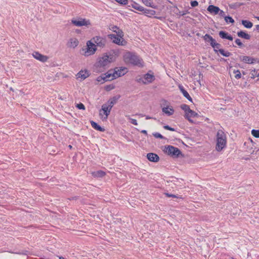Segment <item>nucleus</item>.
<instances>
[{
    "label": "nucleus",
    "mask_w": 259,
    "mask_h": 259,
    "mask_svg": "<svg viewBox=\"0 0 259 259\" xmlns=\"http://www.w3.org/2000/svg\"><path fill=\"white\" fill-rule=\"evenodd\" d=\"M225 20L226 23L229 22L232 24L234 23L235 22L234 19L231 17L229 16L225 17Z\"/></svg>",
    "instance_id": "obj_35"
},
{
    "label": "nucleus",
    "mask_w": 259,
    "mask_h": 259,
    "mask_svg": "<svg viewBox=\"0 0 259 259\" xmlns=\"http://www.w3.org/2000/svg\"><path fill=\"white\" fill-rule=\"evenodd\" d=\"M76 106L79 109L85 110V109L84 105L81 103L77 104Z\"/></svg>",
    "instance_id": "obj_42"
},
{
    "label": "nucleus",
    "mask_w": 259,
    "mask_h": 259,
    "mask_svg": "<svg viewBox=\"0 0 259 259\" xmlns=\"http://www.w3.org/2000/svg\"><path fill=\"white\" fill-rule=\"evenodd\" d=\"M168 102L166 100H162L161 104L162 112L167 116H171L174 114L175 110L172 106L168 105Z\"/></svg>",
    "instance_id": "obj_5"
},
{
    "label": "nucleus",
    "mask_w": 259,
    "mask_h": 259,
    "mask_svg": "<svg viewBox=\"0 0 259 259\" xmlns=\"http://www.w3.org/2000/svg\"><path fill=\"white\" fill-rule=\"evenodd\" d=\"M153 136L156 138H160L161 139H163V137L160 133H155L153 134Z\"/></svg>",
    "instance_id": "obj_44"
},
{
    "label": "nucleus",
    "mask_w": 259,
    "mask_h": 259,
    "mask_svg": "<svg viewBox=\"0 0 259 259\" xmlns=\"http://www.w3.org/2000/svg\"><path fill=\"white\" fill-rule=\"evenodd\" d=\"M127 72V69L125 67L117 68H116L114 71V77L118 78L119 77L124 75Z\"/></svg>",
    "instance_id": "obj_13"
},
{
    "label": "nucleus",
    "mask_w": 259,
    "mask_h": 259,
    "mask_svg": "<svg viewBox=\"0 0 259 259\" xmlns=\"http://www.w3.org/2000/svg\"><path fill=\"white\" fill-rule=\"evenodd\" d=\"M123 60L127 64H132L139 67L143 66V60L135 53L127 52L123 56Z\"/></svg>",
    "instance_id": "obj_2"
},
{
    "label": "nucleus",
    "mask_w": 259,
    "mask_h": 259,
    "mask_svg": "<svg viewBox=\"0 0 259 259\" xmlns=\"http://www.w3.org/2000/svg\"><path fill=\"white\" fill-rule=\"evenodd\" d=\"M104 76V74H103L101 75H100L99 76H98L97 78V79H96L97 81L98 82H101L102 83L105 82L106 81H105V77Z\"/></svg>",
    "instance_id": "obj_36"
},
{
    "label": "nucleus",
    "mask_w": 259,
    "mask_h": 259,
    "mask_svg": "<svg viewBox=\"0 0 259 259\" xmlns=\"http://www.w3.org/2000/svg\"><path fill=\"white\" fill-rule=\"evenodd\" d=\"M91 124L94 129L98 131L104 132L105 131V129L104 128L100 126L97 123L94 121H91Z\"/></svg>",
    "instance_id": "obj_24"
},
{
    "label": "nucleus",
    "mask_w": 259,
    "mask_h": 259,
    "mask_svg": "<svg viewBox=\"0 0 259 259\" xmlns=\"http://www.w3.org/2000/svg\"><path fill=\"white\" fill-rule=\"evenodd\" d=\"M146 116V119H154V120H156V118H155V117H150V116H148V115H147V116Z\"/></svg>",
    "instance_id": "obj_51"
},
{
    "label": "nucleus",
    "mask_w": 259,
    "mask_h": 259,
    "mask_svg": "<svg viewBox=\"0 0 259 259\" xmlns=\"http://www.w3.org/2000/svg\"><path fill=\"white\" fill-rule=\"evenodd\" d=\"M120 98V96L119 95L115 96L110 98L106 103L112 108L113 106L117 103V101Z\"/></svg>",
    "instance_id": "obj_19"
},
{
    "label": "nucleus",
    "mask_w": 259,
    "mask_h": 259,
    "mask_svg": "<svg viewBox=\"0 0 259 259\" xmlns=\"http://www.w3.org/2000/svg\"><path fill=\"white\" fill-rule=\"evenodd\" d=\"M190 4H191V6L192 7H195L198 5V3L196 1H193L191 2Z\"/></svg>",
    "instance_id": "obj_47"
},
{
    "label": "nucleus",
    "mask_w": 259,
    "mask_h": 259,
    "mask_svg": "<svg viewBox=\"0 0 259 259\" xmlns=\"http://www.w3.org/2000/svg\"><path fill=\"white\" fill-rule=\"evenodd\" d=\"M147 159L151 161L154 162H157L159 160V156L155 153H149L147 154Z\"/></svg>",
    "instance_id": "obj_18"
},
{
    "label": "nucleus",
    "mask_w": 259,
    "mask_h": 259,
    "mask_svg": "<svg viewBox=\"0 0 259 259\" xmlns=\"http://www.w3.org/2000/svg\"><path fill=\"white\" fill-rule=\"evenodd\" d=\"M255 29L257 31L259 32V25H255Z\"/></svg>",
    "instance_id": "obj_56"
},
{
    "label": "nucleus",
    "mask_w": 259,
    "mask_h": 259,
    "mask_svg": "<svg viewBox=\"0 0 259 259\" xmlns=\"http://www.w3.org/2000/svg\"><path fill=\"white\" fill-rule=\"evenodd\" d=\"M155 18L159 19L160 20H162L163 19V17H155Z\"/></svg>",
    "instance_id": "obj_54"
},
{
    "label": "nucleus",
    "mask_w": 259,
    "mask_h": 259,
    "mask_svg": "<svg viewBox=\"0 0 259 259\" xmlns=\"http://www.w3.org/2000/svg\"><path fill=\"white\" fill-rule=\"evenodd\" d=\"M155 79V77L154 75L148 73L145 74L143 77L141 78L140 80H142L143 83L148 84L152 82Z\"/></svg>",
    "instance_id": "obj_10"
},
{
    "label": "nucleus",
    "mask_w": 259,
    "mask_h": 259,
    "mask_svg": "<svg viewBox=\"0 0 259 259\" xmlns=\"http://www.w3.org/2000/svg\"><path fill=\"white\" fill-rule=\"evenodd\" d=\"M139 116H140L141 117H143L145 115H144L143 114H139Z\"/></svg>",
    "instance_id": "obj_59"
},
{
    "label": "nucleus",
    "mask_w": 259,
    "mask_h": 259,
    "mask_svg": "<svg viewBox=\"0 0 259 259\" xmlns=\"http://www.w3.org/2000/svg\"><path fill=\"white\" fill-rule=\"evenodd\" d=\"M163 128L165 130H169L170 131H176V130L174 128L171 127L168 125H164L163 126Z\"/></svg>",
    "instance_id": "obj_45"
},
{
    "label": "nucleus",
    "mask_w": 259,
    "mask_h": 259,
    "mask_svg": "<svg viewBox=\"0 0 259 259\" xmlns=\"http://www.w3.org/2000/svg\"><path fill=\"white\" fill-rule=\"evenodd\" d=\"M251 134L255 138H259V130H252L251 131Z\"/></svg>",
    "instance_id": "obj_39"
},
{
    "label": "nucleus",
    "mask_w": 259,
    "mask_h": 259,
    "mask_svg": "<svg viewBox=\"0 0 259 259\" xmlns=\"http://www.w3.org/2000/svg\"><path fill=\"white\" fill-rule=\"evenodd\" d=\"M237 35L240 37L246 39H250V35L243 31H238L237 32Z\"/></svg>",
    "instance_id": "obj_26"
},
{
    "label": "nucleus",
    "mask_w": 259,
    "mask_h": 259,
    "mask_svg": "<svg viewBox=\"0 0 259 259\" xmlns=\"http://www.w3.org/2000/svg\"><path fill=\"white\" fill-rule=\"evenodd\" d=\"M165 152L168 155L177 157L182 154L181 151L178 148L170 145L165 147Z\"/></svg>",
    "instance_id": "obj_8"
},
{
    "label": "nucleus",
    "mask_w": 259,
    "mask_h": 259,
    "mask_svg": "<svg viewBox=\"0 0 259 259\" xmlns=\"http://www.w3.org/2000/svg\"><path fill=\"white\" fill-rule=\"evenodd\" d=\"M40 259H43L42 258H40Z\"/></svg>",
    "instance_id": "obj_63"
},
{
    "label": "nucleus",
    "mask_w": 259,
    "mask_h": 259,
    "mask_svg": "<svg viewBox=\"0 0 259 259\" xmlns=\"http://www.w3.org/2000/svg\"><path fill=\"white\" fill-rule=\"evenodd\" d=\"M203 39L206 42L213 43L215 40L209 34H206L203 36Z\"/></svg>",
    "instance_id": "obj_27"
},
{
    "label": "nucleus",
    "mask_w": 259,
    "mask_h": 259,
    "mask_svg": "<svg viewBox=\"0 0 259 259\" xmlns=\"http://www.w3.org/2000/svg\"><path fill=\"white\" fill-rule=\"evenodd\" d=\"M254 18L257 19V20H259V16H255Z\"/></svg>",
    "instance_id": "obj_58"
},
{
    "label": "nucleus",
    "mask_w": 259,
    "mask_h": 259,
    "mask_svg": "<svg viewBox=\"0 0 259 259\" xmlns=\"http://www.w3.org/2000/svg\"><path fill=\"white\" fill-rule=\"evenodd\" d=\"M233 73L235 74V77L238 79L241 77V74L239 70H234Z\"/></svg>",
    "instance_id": "obj_34"
},
{
    "label": "nucleus",
    "mask_w": 259,
    "mask_h": 259,
    "mask_svg": "<svg viewBox=\"0 0 259 259\" xmlns=\"http://www.w3.org/2000/svg\"><path fill=\"white\" fill-rule=\"evenodd\" d=\"M32 56L35 59L42 62H46L48 60V57L47 56L43 55L38 52H34L32 54Z\"/></svg>",
    "instance_id": "obj_11"
},
{
    "label": "nucleus",
    "mask_w": 259,
    "mask_h": 259,
    "mask_svg": "<svg viewBox=\"0 0 259 259\" xmlns=\"http://www.w3.org/2000/svg\"><path fill=\"white\" fill-rule=\"evenodd\" d=\"M97 48L95 44L90 40L87 42V48H82L81 54L85 57L94 55L96 52Z\"/></svg>",
    "instance_id": "obj_4"
},
{
    "label": "nucleus",
    "mask_w": 259,
    "mask_h": 259,
    "mask_svg": "<svg viewBox=\"0 0 259 259\" xmlns=\"http://www.w3.org/2000/svg\"><path fill=\"white\" fill-rule=\"evenodd\" d=\"M210 46L213 48L215 52H219V49H221V45L217 43L215 40L213 43H210Z\"/></svg>",
    "instance_id": "obj_29"
},
{
    "label": "nucleus",
    "mask_w": 259,
    "mask_h": 259,
    "mask_svg": "<svg viewBox=\"0 0 259 259\" xmlns=\"http://www.w3.org/2000/svg\"><path fill=\"white\" fill-rule=\"evenodd\" d=\"M227 39L230 40H232L233 39V37L231 35L229 34L228 36H227Z\"/></svg>",
    "instance_id": "obj_52"
},
{
    "label": "nucleus",
    "mask_w": 259,
    "mask_h": 259,
    "mask_svg": "<svg viewBox=\"0 0 259 259\" xmlns=\"http://www.w3.org/2000/svg\"><path fill=\"white\" fill-rule=\"evenodd\" d=\"M110 38L112 40L113 42L119 46H125L127 42L121 37L115 34H110Z\"/></svg>",
    "instance_id": "obj_9"
},
{
    "label": "nucleus",
    "mask_w": 259,
    "mask_h": 259,
    "mask_svg": "<svg viewBox=\"0 0 259 259\" xmlns=\"http://www.w3.org/2000/svg\"><path fill=\"white\" fill-rule=\"evenodd\" d=\"M164 194H166V195H168L169 194L168 193H165Z\"/></svg>",
    "instance_id": "obj_61"
},
{
    "label": "nucleus",
    "mask_w": 259,
    "mask_h": 259,
    "mask_svg": "<svg viewBox=\"0 0 259 259\" xmlns=\"http://www.w3.org/2000/svg\"><path fill=\"white\" fill-rule=\"evenodd\" d=\"M181 92L183 94V96L187 98L189 101L192 102V99L189 95V93L184 89L182 85H179V87Z\"/></svg>",
    "instance_id": "obj_21"
},
{
    "label": "nucleus",
    "mask_w": 259,
    "mask_h": 259,
    "mask_svg": "<svg viewBox=\"0 0 259 259\" xmlns=\"http://www.w3.org/2000/svg\"><path fill=\"white\" fill-rule=\"evenodd\" d=\"M229 34L225 31H221L219 32L220 36L223 39H227V36H228Z\"/></svg>",
    "instance_id": "obj_33"
},
{
    "label": "nucleus",
    "mask_w": 259,
    "mask_h": 259,
    "mask_svg": "<svg viewBox=\"0 0 259 259\" xmlns=\"http://www.w3.org/2000/svg\"><path fill=\"white\" fill-rule=\"evenodd\" d=\"M141 133H143V134H145L146 135H147V131H146V130H142V131H141Z\"/></svg>",
    "instance_id": "obj_53"
},
{
    "label": "nucleus",
    "mask_w": 259,
    "mask_h": 259,
    "mask_svg": "<svg viewBox=\"0 0 259 259\" xmlns=\"http://www.w3.org/2000/svg\"><path fill=\"white\" fill-rule=\"evenodd\" d=\"M104 75L106 81H111L116 78L115 77H114L115 75L114 71H108L104 74Z\"/></svg>",
    "instance_id": "obj_20"
},
{
    "label": "nucleus",
    "mask_w": 259,
    "mask_h": 259,
    "mask_svg": "<svg viewBox=\"0 0 259 259\" xmlns=\"http://www.w3.org/2000/svg\"><path fill=\"white\" fill-rule=\"evenodd\" d=\"M242 24L247 28H250L252 27L253 24L252 22L248 20H242Z\"/></svg>",
    "instance_id": "obj_28"
},
{
    "label": "nucleus",
    "mask_w": 259,
    "mask_h": 259,
    "mask_svg": "<svg viewBox=\"0 0 259 259\" xmlns=\"http://www.w3.org/2000/svg\"><path fill=\"white\" fill-rule=\"evenodd\" d=\"M235 43L238 45L240 47H242L243 46V44L241 41V40L239 38L236 39L235 41Z\"/></svg>",
    "instance_id": "obj_43"
},
{
    "label": "nucleus",
    "mask_w": 259,
    "mask_h": 259,
    "mask_svg": "<svg viewBox=\"0 0 259 259\" xmlns=\"http://www.w3.org/2000/svg\"><path fill=\"white\" fill-rule=\"evenodd\" d=\"M90 76V73L87 70H81L77 73L76 76L77 78L84 80Z\"/></svg>",
    "instance_id": "obj_16"
},
{
    "label": "nucleus",
    "mask_w": 259,
    "mask_h": 259,
    "mask_svg": "<svg viewBox=\"0 0 259 259\" xmlns=\"http://www.w3.org/2000/svg\"><path fill=\"white\" fill-rule=\"evenodd\" d=\"M181 108L182 109L185 111V114H186V112H188V111L190 109L189 106L186 104L182 105Z\"/></svg>",
    "instance_id": "obj_37"
},
{
    "label": "nucleus",
    "mask_w": 259,
    "mask_h": 259,
    "mask_svg": "<svg viewBox=\"0 0 259 259\" xmlns=\"http://www.w3.org/2000/svg\"><path fill=\"white\" fill-rule=\"evenodd\" d=\"M130 120L131 123H132L133 124L135 125H138V122L136 119H133V118H130Z\"/></svg>",
    "instance_id": "obj_48"
},
{
    "label": "nucleus",
    "mask_w": 259,
    "mask_h": 259,
    "mask_svg": "<svg viewBox=\"0 0 259 259\" xmlns=\"http://www.w3.org/2000/svg\"><path fill=\"white\" fill-rule=\"evenodd\" d=\"M105 175V172L101 170L92 172V175L95 178H103Z\"/></svg>",
    "instance_id": "obj_22"
},
{
    "label": "nucleus",
    "mask_w": 259,
    "mask_h": 259,
    "mask_svg": "<svg viewBox=\"0 0 259 259\" xmlns=\"http://www.w3.org/2000/svg\"><path fill=\"white\" fill-rule=\"evenodd\" d=\"M2 192V191H1L0 190V193H1Z\"/></svg>",
    "instance_id": "obj_62"
},
{
    "label": "nucleus",
    "mask_w": 259,
    "mask_h": 259,
    "mask_svg": "<svg viewBox=\"0 0 259 259\" xmlns=\"http://www.w3.org/2000/svg\"><path fill=\"white\" fill-rule=\"evenodd\" d=\"M91 40L96 46V48L99 47L100 48H103L105 47L107 40L105 37H102L100 36H96L94 37Z\"/></svg>",
    "instance_id": "obj_7"
},
{
    "label": "nucleus",
    "mask_w": 259,
    "mask_h": 259,
    "mask_svg": "<svg viewBox=\"0 0 259 259\" xmlns=\"http://www.w3.org/2000/svg\"><path fill=\"white\" fill-rule=\"evenodd\" d=\"M219 52L224 57H229L231 53L227 51H225L224 49H219Z\"/></svg>",
    "instance_id": "obj_30"
},
{
    "label": "nucleus",
    "mask_w": 259,
    "mask_h": 259,
    "mask_svg": "<svg viewBox=\"0 0 259 259\" xmlns=\"http://www.w3.org/2000/svg\"><path fill=\"white\" fill-rule=\"evenodd\" d=\"M240 60L247 64H252L256 62V59L246 56H239Z\"/></svg>",
    "instance_id": "obj_12"
},
{
    "label": "nucleus",
    "mask_w": 259,
    "mask_h": 259,
    "mask_svg": "<svg viewBox=\"0 0 259 259\" xmlns=\"http://www.w3.org/2000/svg\"><path fill=\"white\" fill-rule=\"evenodd\" d=\"M120 54V50L117 49L104 54L102 57L99 58L96 66L104 68L108 66L111 63L115 61Z\"/></svg>",
    "instance_id": "obj_1"
},
{
    "label": "nucleus",
    "mask_w": 259,
    "mask_h": 259,
    "mask_svg": "<svg viewBox=\"0 0 259 259\" xmlns=\"http://www.w3.org/2000/svg\"><path fill=\"white\" fill-rule=\"evenodd\" d=\"M167 197H173V198H183L181 197H179L178 195H166Z\"/></svg>",
    "instance_id": "obj_49"
},
{
    "label": "nucleus",
    "mask_w": 259,
    "mask_h": 259,
    "mask_svg": "<svg viewBox=\"0 0 259 259\" xmlns=\"http://www.w3.org/2000/svg\"><path fill=\"white\" fill-rule=\"evenodd\" d=\"M220 8L215 6L210 5L207 8V10L211 14L217 15L219 13Z\"/></svg>",
    "instance_id": "obj_17"
},
{
    "label": "nucleus",
    "mask_w": 259,
    "mask_h": 259,
    "mask_svg": "<svg viewBox=\"0 0 259 259\" xmlns=\"http://www.w3.org/2000/svg\"><path fill=\"white\" fill-rule=\"evenodd\" d=\"M142 2L146 6L153 8V3L152 0H142Z\"/></svg>",
    "instance_id": "obj_32"
},
{
    "label": "nucleus",
    "mask_w": 259,
    "mask_h": 259,
    "mask_svg": "<svg viewBox=\"0 0 259 259\" xmlns=\"http://www.w3.org/2000/svg\"><path fill=\"white\" fill-rule=\"evenodd\" d=\"M258 75L259 74L255 69L252 70L250 72V77L251 78H254L256 76H258Z\"/></svg>",
    "instance_id": "obj_38"
},
{
    "label": "nucleus",
    "mask_w": 259,
    "mask_h": 259,
    "mask_svg": "<svg viewBox=\"0 0 259 259\" xmlns=\"http://www.w3.org/2000/svg\"><path fill=\"white\" fill-rule=\"evenodd\" d=\"M71 23L75 26L77 27H81L83 26H90L91 25L90 20L79 17L77 19H73L71 20Z\"/></svg>",
    "instance_id": "obj_6"
},
{
    "label": "nucleus",
    "mask_w": 259,
    "mask_h": 259,
    "mask_svg": "<svg viewBox=\"0 0 259 259\" xmlns=\"http://www.w3.org/2000/svg\"><path fill=\"white\" fill-rule=\"evenodd\" d=\"M218 14H219L221 17H224V19L225 18V17H226L225 12L221 9H220L219 13H218Z\"/></svg>",
    "instance_id": "obj_46"
},
{
    "label": "nucleus",
    "mask_w": 259,
    "mask_h": 259,
    "mask_svg": "<svg viewBox=\"0 0 259 259\" xmlns=\"http://www.w3.org/2000/svg\"><path fill=\"white\" fill-rule=\"evenodd\" d=\"M111 109H112V107H111L106 103L104 104L102 106V110L103 111L104 114L105 115V118H106V119L107 118L108 116L110 114Z\"/></svg>",
    "instance_id": "obj_15"
},
{
    "label": "nucleus",
    "mask_w": 259,
    "mask_h": 259,
    "mask_svg": "<svg viewBox=\"0 0 259 259\" xmlns=\"http://www.w3.org/2000/svg\"><path fill=\"white\" fill-rule=\"evenodd\" d=\"M142 13L148 17H151L156 14L155 11L151 9H147L145 8H144Z\"/></svg>",
    "instance_id": "obj_25"
},
{
    "label": "nucleus",
    "mask_w": 259,
    "mask_h": 259,
    "mask_svg": "<svg viewBox=\"0 0 259 259\" xmlns=\"http://www.w3.org/2000/svg\"><path fill=\"white\" fill-rule=\"evenodd\" d=\"M198 116V114L196 112H195V111H193L192 110H191L190 109L188 111V112H186V114H185V117L189 122L193 123V121L191 119V118L197 117Z\"/></svg>",
    "instance_id": "obj_14"
},
{
    "label": "nucleus",
    "mask_w": 259,
    "mask_h": 259,
    "mask_svg": "<svg viewBox=\"0 0 259 259\" xmlns=\"http://www.w3.org/2000/svg\"><path fill=\"white\" fill-rule=\"evenodd\" d=\"M115 88L114 85H113V84H110V85H106L105 87V89L107 91H111L113 89H114Z\"/></svg>",
    "instance_id": "obj_41"
},
{
    "label": "nucleus",
    "mask_w": 259,
    "mask_h": 259,
    "mask_svg": "<svg viewBox=\"0 0 259 259\" xmlns=\"http://www.w3.org/2000/svg\"><path fill=\"white\" fill-rule=\"evenodd\" d=\"M77 199V197L76 196H75V197H72V198H69L68 199L71 200H74V199Z\"/></svg>",
    "instance_id": "obj_55"
},
{
    "label": "nucleus",
    "mask_w": 259,
    "mask_h": 259,
    "mask_svg": "<svg viewBox=\"0 0 259 259\" xmlns=\"http://www.w3.org/2000/svg\"><path fill=\"white\" fill-rule=\"evenodd\" d=\"M217 144L215 149L220 152L226 146L227 138L225 133L222 130H219L217 134Z\"/></svg>",
    "instance_id": "obj_3"
},
{
    "label": "nucleus",
    "mask_w": 259,
    "mask_h": 259,
    "mask_svg": "<svg viewBox=\"0 0 259 259\" xmlns=\"http://www.w3.org/2000/svg\"><path fill=\"white\" fill-rule=\"evenodd\" d=\"M70 44H71L70 47H72L73 48H74L76 47H77L78 46V41L76 38L70 39Z\"/></svg>",
    "instance_id": "obj_31"
},
{
    "label": "nucleus",
    "mask_w": 259,
    "mask_h": 259,
    "mask_svg": "<svg viewBox=\"0 0 259 259\" xmlns=\"http://www.w3.org/2000/svg\"><path fill=\"white\" fill-rule=\"evenodd\" d=\"M131 6L133 8L141 12H143L144 9V8L143 7L141 6L140 5L135 2H132Z\"/></svg>",
    "instance_id": "obj_23"
},
{
    "label": "nucleus",
    "mask_w": 259,
    "mask_h": 259,
    "mask_svg": "<svg viewBox=\"0 0 259 259\" xmlns=\"http://www.w3.org/2000/svg\"><path fill=\"white\" fill-rule=\"evenodd\" d=\"M121 5H126L128 4V0H115Z\"/></svg>",
    "instance_id": "obj_40"
},
{
    "label": "nucleus",
    "mask_w": 259,
    "mask_h": 259,
    "mask_svg": "<svg viewBox=\"0 0 259 259\" xmlns=\"http://www.w3.org/2000/svg\"><path fill=\"white\" fill-rule=\"evenodd\" d=\"M186 12L185 11H182V12H179V15L181 16H184L185 14H186Z\"/></svg>",
    "instance_id": "obj_50"
},
{
    "label": "nucleus",
    "mask_w": 259,
    "mask_h": 259,
    "mask_svg": "<svg viewBox=\"0 0 259 259\" xmlns=\"http://www.w3.org/2000/svg\"><path fill=\"white\" fill-rule=\"evenodd\" d=\"M59 259H66L65 257H64L63 256H60L59 257Z\"/></svg>",
    "instance_id": "obj_57"
},
{
    "label": "nucleus",
    "mask_w": 259,
    "mask_h": 259,
    "mask_svg": "<svg viewBox=\"0 0 259 259\" xmlns=\"http://www.w3.org/2000/svg\"><path fill=\"white\" fill-rule=\"evenodd\" d=\"M69 147L70 148H72V146H71V145H69Z\"/></svg>",
    "instance_id": "obj_60"
}]
</instances>
